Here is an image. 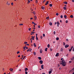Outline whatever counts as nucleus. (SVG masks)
Masks as SVG:
<instances>
[{"label":"nucleus","instance_id":"obj_10","mask_svg":"<svg viewBox=\"0 0 74 74\" xmlns=\"http://www.w3.org/2000/svg\"><path fill=\"white\" fill-rule=\"evenodd\" d=\"M34 18L35 20H36V19H37V16H36L35 15L34 16Z\"/></svg>","mask_w":74,"mask_h":74},{"label":"nucleus","instance_id":"obj_22","mask_svg":"<svg viewBox=\"0 0 74 74\" xmlns=\"http://www.w3.org/2000/svg\"><path fill=\"white\" fill-rule=\"evenodd\" d=\"M34 46L35 47H36V44L35 43L34 44Z\"/></svg>","mask_w":74,"mask_h":74},{"label":"nucleus","instance_id":"obj_5","mask_svg":"<svg viewBox=\"0 0 74 74\" xmlns=\"http://www.w3.org/2000/svg\"><path fill=\"white\" fill-rule=\"evenodd\" d=\"M74 60V56L73 57V58H71V60L72 61H73Z\"/></svg>","mask_w":74,"mask_h":74},{"label":"nucleus","instance_id":"obj_25","mask_svg":"<svg viewBox=\"0 0 74 74\" xmlns=\"http://www.w3.org/2000/svg\"><path fill=\"white\" fill-rule=\"evenodd\" d=\"M59 38H58V37H57V38H56V40L57 41L59 40Z\"/></svg>","mask_w":74,"mask_h":74},{"label":"nucleus","instance_id":"obj_4","mask_svg":"<svg viewBox=\"0 0 74 74\" xmlns=\"http://www.w3.org/2000/svg\"><path fill=\"white\" fill-rule=\"evenodd\" d=\"M55 56L56 57L59 56V53H57Z\"/></svg>","mask_w":74,"mask_h":74},{"label":"nucleus","instance_id":"obj_20","mask_svg":"<svg viewBox=\"0 0 74 74\" xmlns=\"http://www.w3.org/2000/svg\"><path fill=\"white\" fill-rule=\"evenodd\" d=\"M47 49H48V48H46L45 49V51H46V52H47Z\"/></svg>","mask_w":74,"mask_h":74},{"label":"nucleus","instance_id":"obj_50","mask_svg":"<svg viewBox=\"0 0 74 74\" xmlns=\"http://www.w3.org/2000/svg\"><path fill=\"white\" fill-rule=\"evenodd\" d=\"M40 38H41V39H42V37L41 36H40Z\"/></svg>","mask_w":74,"mask_h":74},{"label":"nucleus","instance_id":"obj_16","mask_svg":"<svg viewBox=\"0 0 74 74\" xmlns=\"http://www.w3.org/2000/svg\"><path fill=\"white\" fill-rule=\"evenodd\" d=\"M41 8L42 10H44L45 9V7H44L42 6L41 7Z\"/></svg>","mask_w":74,"mask_h":74},{"label":"nucleus","instance_id":"obj_49","mask_svg":"<svg viewBox=\"0 0 74 74\" xmlns=\"http://www.w3.org/2000/svg\"><path fill=\"white\" fill-rule=\"evenodd\" d=\"M25 74H27V72L25 71Z\"/></svg>","mask_w":74,"mask_h":74},{"label":"nucleus","instance_id":"obj_27","mask_svg":"<svg viewBox=\"0 0 74 74\" xmlns=\"http://www.w3.org/2000/svg\"><path fill=\"white\" fill-rule=\"evenodd\" d=\"M27 1H28V4H29V3H30V1L29 0H27Z\"/></svg>","mask_w":74,"mask_h":74},{"label":"nucleus","instance_id":"obj_42","mask_svg":"<svg viewBox=\"0 0 74 74\" xmlns=\"http://www.w3.org/2000/svg\"><path fill=\"white\" fill-rule=\"evenodd\" d=\"M36 37V40H38V37H37V36Z\"/></svg>","mask_w":74,"mask_h":74},{"label":"nucleus","instance_id":"obj_17","mask_svg":"<svg viewBox=\"0 0 74 74\" xmlns=\"http://www.w3.org/2000/svg\"><path fill=\"white\" fill-rule=\"evenodd\" d=\"M63 8L64 10H66V9H67V8H66V7H64Z\"/></svg>","mask_w":74,"mask_h":74},{"label":"nucleus","instance_id":"obj_43","mask_svg":"<svg viewBox=\"0 0 74 74\" xmlns=\"http://www.w3.org/2000/svg\"><path fill=\"white\" fill-rule=\"evenodd\" d=\"M28 30L29 31H30L31 30V28H29Z\"/></svg>","mask_w":74,"mask_h":74},{"label":"nucleus","instance_id":"obj_64","mask_svg":"<svg viewBox=\"0 0 74 74\" xmlns=\"http://www.w3.org/2000/svg\"><path fill=\"white\" fill-rule=\"evenodd\" d=\"M73 51L74 52V48H73Z\"/></svg>","mask_w":74,"mask_h":74},{"label":"nucleus","instance_id":"obj_56","mask_svg":"<svg viewBox=\"0 0 74 74\" xmlns=\"http://www.w3.org/2000/svg\"><path fill=\"white\" fill-rule=\"evenodd\" d=\"M11 4L12 5H13V3H12Z\"/></svg>","mask_w":74,"mask_h":74},{"label":"nucleus","instance_id":"obj_46","mask_svg":"<svg viewBox=\"0 0 74 74\" xmlns=\"http://www.w3.org/2000/svg\"><path fill=\"white\" fill-rule=\"evenodd\" d=\"M20 52L19 51H18L17 52V54H18V53H19Z\"/></svg>","mask_w":74,"mask_h":74},{"label":"nucleus","instance_id":"obj_13","mask_svg":"<svg viewBox=\"0 0 74 74\" xmlns=\"http://www.w3.org/2000/svg\"><path fill=\"white\" fill-rule=\"evenodd\" d=\"M49 25L50 26H52V23L51 22H50L49 23Z\"/></svg>","mask_w":74,"mask_h":74},{"label":"nucleus","instance_id":"obj_63","mask_svg":"<svg viewBox=\"0 0 74 74\" xmlns=\"http://www.w3.org/2000/svg\"><path fill=\"white\" fill-rule=\"evenodd\" d=\"M31 20L33 19V18H30Z\"/></svg>","mask_w":74,"mask_h":74},{"label":"nucleus","instance_id":"obj_21","mask_svg":"<svg viewBox=\"0 0 74 74\" xmlns=\"http://www.w3.org/2000/svg\"><path fill=\"white\" fill-rule=\"evenodd\" d=\"M38 59L39 60H41V57H38Z\"/></svg>","mask_w":74,"mask_h":74},{"label":"nucleus","instance_id":"obj_58","mask_svg":"<svg viewBox=\"0 0 74 74\" xmlns=\"http://www.w3.org/2000/svg\"><path fill=\"white\" fill-rule=\"evenodd\" d=\"M25 48H26V49H28V47H27L26 46L25 47Z\"/></svg>","mask_w":74,"mask_h":74},{"label":"nucleus","instance_id":"obj_60","mask_svg":"<svg viewBox=\"0 0 74 74\" xmlns=\"http://www.w3.org/2000/svg\"><path fill=\"white\" fill-rule=\"evenodd\" d=\"M56 24V22H55L54 25H55Z\"/></svg>","mask_w":74,"mask_h":74},{"label":"nucleus","instance_id":"obj_40","mask_svg":"<svg viewBox=\"0 0 74 74\" xmlns=\"http://www.w3.org/2000/svg\"><path fill=\"white\" fill-rule=\"evenodd\" d=\"M66 23H68V21L66 20Z\"/></svg>","mask_w":74,"mask_h":74},{"label":"nucleus","instance_id":"obj_36","mask_svg":"<svg viewBox=\"0 0 74 74\" xmlns=\"http://www.w3.org/2000/svg\"><path fill=\"white\" fill-rule=\"evenodd\" d=\"M60 18H63V15H61L60 16Z\"/></svg>","mask_w":74,"mask_h":74},{"label":"nucleus","instance_id":"obj_18","mask_svg":"<svg viewBox=\"0 0 74 74\" xmlns=\"http://www.w3.org/2000/svg\"><path fill=\"white\" fill-rule=\"evenodd\" d=\"M60 51H61V52H63V48H61L60 50Z\"/></svg>","mask_w":74,"mask_h":74},{"label":"nucleus","instance_id":"obj_47","mask_svg":"<svg viewBox=\"0 0 74 74\" xmlns=\"http://www.w3.org/2000/svg\"><path fill=\"white\" fill-rule=\"evenodd\" d=\"M38 28H40V25H38Z\"/></svg>","mask_w":74,"mask_h":74},{"label":"nucleus","instance_id":"obj_23","mask_svg":"<svg viewBox=\"0 0 74 74\" xmlns=\"http://www.w3.org/2000/svg\"><path fill=\"white\" fill-rule=\"evenodd\" d=\"M64 4H67V2H64Z\"/></svg>","mask_w":74,"mask_h":74},{"label":"nucleus","instance_id":"obj_11","mask_svg":"<svg viewBox=\"0 0 74 74\" xmlns=\"http://www.w3.org/2000/svg\"><path fill=\"white\" fill-rule=\"evenodd\" d=\"M25 71H27V70H28V69H27V68H26L25 69Z\"/></svg>","mask_w":74,"mask_h":74},{"label":"nucleus","instance_id":"obj_33","mask_svg":"<svg viewBox=\"0 0 74 74\" xmlns=\"http://www.w3.org/2000/svg\"><path fill=\"white\" fill-rule=\"evenodd\" d=\"M63 45H65V44H66V43H65V42H63Z\"/></svg>","mask_w":74,"mask_h":74},{"label":"nucleus","instance_id":"obj_24","mask_svg":"<svg viewBox=\"0 0 74 74\" xmlns=\"http://www.w3.org/2000/svg\"><path fill=\"white\" fill-rule=\"evenodd\" d=\"M50 47V45H49V44H48L47 45L48 48H49Z\"/></svg>","mask_w":74,"mask_h":74},{"label":"nucleus","instance_id":"obj_41","mask_svg":"<svg viewBox=\"0 0 74 74\" xmlns=\"http://www.w3.org/2000/svg\"><path fill=\"white\" fill-rule=\"evenodd\" d=\"M19 25H20V26H21V25H23V24H19Z\"/></svg>","mask_w":74,"mask_h":74},{"label":"nucleus","instance_id":"obj_62","mask_svg":"<svg viewBox=\"0 0 74 74\" xmlns=\"http://www.w3.org/2000/svg\"><path fill=\"white\" fill-rule=\"evenodd\" d=\"M23 49H25V47H23Z\"/></svg>","mask_w":74,"mask_h":74},{"label":"nucleus","instance_id":"obj_55","mask_svg":"<svg viewBox=\"0 0 74 74\" xmlns=\"http://www.w3.org/2000/svg\"><path fill=\"white\" fill-rule=\"evenodd\" d=\"M38 2V1H37V0H36V3H37Z\"/></svg>","mask_w":74,"mask_h":74},{"label":"nucleus","instance_id":"obj_19","mask_svg":"<svg viewBox=\"0 0 74 74\" xmlns=\"http://www.w3.org/2000/svg\"><path fill=\"white\" fill-rule=\"evenodd\" d=\"M40 53H42V50L41 49H40Z\"/></svg>","mask_w":74,"mask_h":74},{"label":"nucleus","instance_id":"obj_1","mask_svg":"<svg viewBox=\"0 0 74 74\" xmlns=\"http://www.w3.org/2000/svg\"><path fill=\"white\" fill-rule=\"evenodd\" d=\"M60 64H62L63 66H66V62L64 60L60 61Z\"/></svg>","mask_w":74,"mask_h":74},{"label":"nucleus","instance_id":"obj_44","mask_svg":"<svg viewBox=\"0 0 74 74\" xmlns=\"http://www.w3.org/2000/svg\"><path fill=\"white\" fill-rule=\"evenodd\" d=\"M34 55H35L36 54V52H34Z\"/></svg>","mask_w":74,"mask_h":74},{"label":"nucleus","instance_id":"obj_14","mask_svg":"<svg viewBox=\"0 0 74 74\" xmlns=\"http://www.w3.org/2000/svg\"><path fill=\"white\" fill-rule=\"evenodd\" d=\"M10 71H13V69L11 68L10 69Z\"/></svg>","mask_w":74,"mask_h":74},{"label":"nucleus","instance_id":"obj_59","mask_svg":"<svg viewBox=\"0 0 74 74\" xmlns=\"http://www.w3.org/2000/svg\"><path fill=\"white\" fill-rule=\"evenodd\" d=\"M69 56V55L68 54H67L66 55V56Z\"/></svg>","mask_w":74,"mask_h":74},{"label":"nucleus","instance_id":"obj_3","mask_svg":"<svg viewBox=\"0 0 74 74\" xmlns=\"http://www.w3.org/2000/svg\"><path fill=\"white\" fill-rule=\"evenodd\" d=\"M39 63H40V64H42V63H43V61H42V60H40L39 61Z\"/></svg>","mask_w":74,"mask_h":74},{"label":"nucleus","instance_id":"obj_32","mask_svg":"<svg viewBox=\"0 0 74 74\" xmlns=\"http://www.w3.org/2000/svg\"><path fill=\"white\" fill-rule=\"evenodd\" d=\"M24 44H27V42H24Z\"/></svg>","mask_w":74,"mask_h":74},{"label":"nucleus","instance_id":"obj_26","mask_svg":"<svg viewBox=\"0 0 74 74\" xmlns=\"http://www.w3.org/2000/svg\"><path fill=\"white\" fill-rule=\"evenodd\" d=\"M70 17L71 18H73V15H71Z\"/></svg>","mask_w":74,"mask_h":74},{"label":"nucleus","instance_id":"obj_51","mask_svg":"<svg viewBox=\"0 0 74 74\" xmlns=\"http://www.w3.org/2000/svg\"><path fill=\"white\" fill-rule=\"evenodd\" d=\"M71 62H72V61H69V63H71Z\"/></svg>","mask_w":74,"mask_h":74},{"label":"nucleus","instance_id":"obj_45","mask_svg":"<svg viewBox=\"0 0 74 74\" xmlns=\"http://www.w3.org/2000/svg\"><path fill=\"white\" fill-rule=\"evenodd\" d=\"M55 33H56V32L55 31H54L53 32V34H55Z\"/></svg>","mask_w":74,"mask_h":74},{"label":"nucleus","instance_id":"obj_2","mask_svg":"<svg viewBox=\"0 0 74 74\" xmlns=\"http://www.w3.org/2000/svg\"><path fill=\"white\" fill-rule=\"evenodd\" d=\"M73 46H72L71 49H69V52H71V50H72V49H73Z\"/></svg>","mask_w":74,"mask_h":74},{"label":"nucleus","instance_id":"obj_8","mask_svg":"<svg viewBox=\"0 0 74 74\" xmlns=\"http://www.w3.org/2000/svg\"><path fill=\"white\" fill-rule=\"evenodd\" d=\"M41 68L42 69H44V65H42L41 66Z\"/></svg>","mask_w":74,"mask_h":74},{"label":"nucleus","instance_id":"obj_29","mask_svg":"<svg viewBox=\"0 0 74 74\" xmlns=\"http://www.w3.org/2000/svg\"><path fill=\"white\" fill-rule=\"evenodd\" d=\"M49 6L50 7H52V4H50Z\"/></svg>","mask_w":74,"mask_h":74},{"label":"nucleus","instance_id":"obj_54","mask_svg":"<svg viewBox=\"0 0 74 74\" xmlns=\"http://www.w3.org/2000/svg\"><path fill=\"white\" fill-rule=\"evenodd\" d=\"M50 50L51 51H52V49L51 48L50 49Z\"/></svg>","mask_w":74,"mask_h":74},{"label":"nucleus","instance_id":"obj_7","mask_svg":"<svg viewBox=\"0 0 74 74\" xmlns=\"http://www.w3.org/2000/svg\"><path fill=\"white\" fill-rule=\"evenodd\" d=\"M48 3H49V1H48L45 4V5H47V4H48Z\"/></svg>","mask_w":74,"mask_h":74},{"label":"nucleus","instance_id":"obj_35","mask_svg":"<svg viewBox=\"0 0 74 74\" xmlns=\"http://www.w3.org/2000/svg\"><path fill=\"white\" fill-rule=\"evenodd\" d=\"M25 58H26V56H25L22 59V60H23V59H25Z\"/></svg>","mask_w":74,"mask_h":74},{"label":"nucleus","instance_id":"obj_53","mask_svg":"<svg viewBox=\"0 0 74 74\" xmlns=\"http://www.w3.org/2000/svg\"><path fill=\"white\" fill-rule=\"evenodd\" d=\"M60 22H61V23H62V20H60Z\"/></svg>","mask_w":74,"mask_h":74},{"label":"nucleus","instance_id":"obj_6","mask_svg":"<svg viewBox=\"0 0 74 74\" xmlns=\"http://www.w3.org/2000/svg\"><path fill=\"white\" fill-rule=\"evenodd\" d=\"M69 47V45H66L65 46V48H67Z\"/></svg>","mask_w":74,"mask_h":74},{"label":"nucleus","instance_id":"obj_34","mask_svg":"<svg viewBox=\"0 0 74 74\" xmlns=\"http://www.w3.org/2000/svg\"><path fill=\"white\" fill-rule=\"evenodd\" d=\"M33 13L34 15H36V12H33Z\"/></svg>","mask_w":74,"mask_h":74},{"label":"nucleus","instance_id":"obj_37","mask_svg":"<svg viewBox=\"0 0 74 74\" xmlns=\"http://www.w3.org/2000/svg\"><path fill=\"white\" fill-rule=\"evenodd\" d=\"M56 15H57V16H58V15H59V14L58 13H57L56 14Z\"/></svg>","mask_w":74,"mask_h":74},{"label":"nucleus","instance_id":"obj_12","mask_svg":"<svg viewBox=\"0 0 74 74\" xmlns=\"http://www.w3.org/2000/svg\"><path fill=\"white\" fill-rule=\"evenodd\" d=\"M29 52H31L32 51V49L31 48H29Z\"/></svg>","mask_w":74,"mask_h":74},{"label":"nucleus","instance_id":"obj_61","mask_svg":"<svg viewBox=\"0 0 74 74\" xmlns=\"http://www.w3.org/2000/svg\"><path fill=\"white\" fill-rule=\"evenodd\" d=\"M72 2H74V0H72Z\"/></svg>","mask_w":74,"mask_h":74},{"label":"nucleus","instance_id":"obj_57","mask_svg":"<svg viewBox=\"0 0 74 74\" xmlns=\"http://www.w3.org/2000/svg\"><path fill=\"white\" fill-rule=\"evenodd\" d=\"M58 67H59L60 66V65H59V64H58Z\"/></svg>","mask_w":74,"mask_h":74},{"label":"nucleus","instance_id":"obj_52","mask_svg":"<svg viewBox=\"0 0 74 74\" xmlns=\"http://www.w3.org/2000/svg\"><path fill=\"white\" fill-rule=\"evenodd\" d=\"M32 24H34V23H34V22H32Z\"/></svg>","mask_w":74,"mask_h":74},{"label":"nucleus","instance_id":"obj_30","mask_svg":"<svg viewBox=\"0 0 74 74\" xmlns=\"http://www.w3.org/2000/svg\"><path fill=\"white\" fill-rule=\"evenodd\" d=\"M49 16L47 17L46 19H49Z\"/></svg>","mask_w":74,"mask_h":74},{"label":"nucleus","instance_id":"obj_38","mask_svg":"<svg viewBox=\"0 0 74 74\" xmlns=\"http://www.w3.org/2000/svg\"><path fill=\"white\" fill-rule=\"evenodd\" d=\"M31 33H32V34H34L33 33H35V32H31Z\"/></svg>","mask_w":74,"mask_h":74},{"label":"nucleus","instance_id":"obj_15","mask_svg":"<svg viewBox=\"0 0 74 74\" xmlns=\"http://www.w3.org/2000/svg\"><path fill=\"white\" fill-rule=\"evenodd\" d=\"M64 17L65 19H67V16L66 15H64Z\"/></svg>","mask_w":74,"mask_h":74},{"label":"nucleus","instance_id":"obj_39","mask_svg":"<svg viewBox=\"0 0 74 74\" xmlns=\"http://www.w3.org/2000/svg\"><path fill=\"white\" fill-rule=\"evenodd\" d=\"M43 37H45V34H43Z\"/></svg>","mask_w":74,"mask_h":74},{"label":"nucleus","instance_id":"obj_9","mask_svg":"<svg viewBox=\"0 0 74 74\" xmlns=\"http://www.w3.org/2000/svg\"><path fill=\"white\" fill-rule=\"evenodd\" d=\"M35 37V36H32V38L31 39V40H32V39H34V38Z\"/></svg>","mask_w":74,"mask_h":74},{"label":"nucleus","instance_id":"obj_31","mask_svg":"<svg viewBox=\"0 0 74 74\" xmlns=\"http://www.w3.org/2000/svg\"><path fill=\"white\" fill-rule=\"evenodd\" d=\"M51 73H52V72H51V71H50L49 72V73L51 74Z\"/></svg>","mask_w":74,"mask_h":74},{"label":"nucleus","instance_id":"obj_28","mask_svg":"<svg viewBox=\"0 0 74 74\" xmlns=\"http://www.w3.org/2000/svg\"><path fill=\"white\" fill-rule=\"evenodd\" d=\"M57 25H60V23H59V22H57Z\"/></svg>","mask_w":74,"mask_h":74},{"label":"nucleus","instance_id":"obj_48","mask_svg":"<svg viewBox=\"0 0 74 74\" xmlns=\"http://www.w3.org/2000/svg\"><path fill=\"white\" fill-rule=\"evenodd\" d=\"M72 71H74V68H73L72 69Z\"/></svg>","mask_w":74,"mask_h":74}]
</instances>
